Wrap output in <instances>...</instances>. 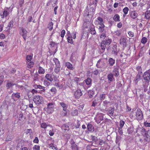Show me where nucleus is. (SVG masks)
Masks as SVG:
<instances>
[{
	"label": "nucleus",
	"instance_id": "f257e3e1",
	"mask_svg": "<svg viewBox=\"0 0 150 150\" xmlns=\"http://www.w3.org/2000/svg\"><path fill=\"white\" fill-rule=\"evenodd\" d=\"M142 77L144 79L142 85L144 88H146L149 86L150 81V69L144 72Z\"/></svg>",
	"mask_w": 150,
	"mask_h": 150
},
{
	"label": "nucleus",
	"instance_id": "f03ea898",
	"mask_svg": "<svg viewBox=\"0 0 150 150\" xmlns=\"http://www.w3.org/2000/svg\"><path fill=\"white\" fill-rule=\"evenodd\" d=\"M95 24L98 26V31L100 33H102L104 30L105 25L103 23V18L98 17L96 20Z\"/></svg>",
	"mask_w": 150,
	"mask_h": 150
},
{
	"label": "nucleus",
	"instance_id": "7ed1b4c3",
	"mask_svg": "<svg viewBox=\"0 0 150 150\" xmlns=\"http://www.w3.org/2000/svg\"><path fill=\"white\" fill-rule=\"evenodd\" d=\"M140 133L144 138L145 143L147 144L150 141V131H146L144 128H142L140 130Z\"/></svg>",
	"mask_w": 150,
	"mask_h": 150
},
{
	"label": "nucleus",
	"instance_id": "20e7f679",
	"mask_svg": "<svg viewBox=\"0 0 150 150\" xmlns=\"http://www.w3.org/2000/svg\"><path fill=\"white\" fill-rule=\"evenodd\" d=\"M33 100L34 103L37 105L42 104L43 102V98L40 95H37L34 96L33 99Z\"/></svg>",
	"mask_w": 150,
	"mask_h": 150
},
{
	"label": "nucleus",
	"instance_id": "39448f33",
	"mask_svg": "<svg viewBox=\"0 0 150 150\" xmlns=\"http://www.w3.org/2000/svg\"><path fill=\"white\" fill-rule=\"evenodd\" d=\"M54 103H50L47 104V107L44 108V110L48 114L52 113L54 111Z\"/></svg>",
	"mask_w": 150,
	"mask_h": 150
},
{
	"label": "nucleus",
	"instance_id": "423d86ee",
	"mask_svg": "<svg viewBox=\"0 0 150 150\" xmlns=\"http://www.w3.org/2000/svg\"><path fill=\"white\" fill-rule=\"evenodd\" d=\"M136 119L138 120H142L144 118L142 111L139 108L138 109L136 112Z\"/></svg>",
	"mask_w": 150,
	"mask_h": 150
},
{
	"label": "nucleus",
	"instance_id": "0eeeda50",
	"mask_svg": "<svg viewBox=\"0 0 150 150\" xmlns=\"http://www.w3.org/2000/svg\"><path fill=\"white\" fill-rule=\"evenodd\" d=\"M93 10H85L84 11L83 15L85 18L86 17L87 18V17L90 18V19L92 17L93 14Z\"/></svg>",
	"mask_w": 150,
	"mask_h": 150
},
{
	"label": "nucleus",
	"instance_id": "6e6552de",
	"mask_svg": "<svg viewBox=\"0 0 150 150\" xmlns=\"http://www.w3.org/2000/svg\"><path fill=\"white\" fill-rule=\"evenodd\" d=\"M97 144L98 145H100L102 147H103L105 149L108 148V145L106 142H103V140H101L97 141Z\"/></svg>",
	"mask_w": 150,
	"mask_h": 150
},
{
	"label": "nucleus",
	"instance_id": "1a4fd4ad",
	"mask_svg": "<svg viewBox=\"0 0 150 150\" xmlns=\"http://www.w3.org/2000/svg\"><path fill=\"white\" fill-rule=\"evenodd\" d=\"M21 32L20 33L21 34L24 40L26 41L28 33L27 31L25 29H23V28H21Z\"/></svg>",
	"mask_w": 150,
	"mask_h": 150
},
{
	"label": "nucleus",
	"instance_id": "9d476101",
	"mask_svg": "<svg viewBox=\"0 0 150 150\" xmlns=\"http://www.w3.org/2000/svg\"><path fill=\"white\" fill-rule=\"evenodd\" d=\"M82 95V93L80 89H77L74 93V96L76 99H79Z\"/></svg>",
	"mask_w": 150,
	"mask_h": 150
},
{
	"label": "nucleus",
	"instance_id": "9b49d317",
	"mask_svg": "<svg viewBox=\"0 0 150 150\" xmlns=\"http://www.w3.org/2000/svg\"><path fill=\"white\" fill-rule=\"evenodd\" d=\"M103 115L102 113L98 115L95 118L96 122L97 123H100L101 121L103 120Z\"/></svg>",
	"mask_w": 150,
	"mask_h": 150
},
{
	"label": "nucleus",
	"instance_id": "f8f14e48",
	"mask_svg": "<svg viewBox=\"0 0 150 150\" xmlns=\"http://www.w3.org/2000/svg\"><path fill=\"white\" fill-rule=\"evenodd\" d=\"M33 86L35 89H39L41 90V91L42 92H45V87L40 85L35 84L33 85Z\"/></svg>",
	"mask_w": 150,
	"mask_h": 150
},
{
	"label": "nucleus",
	"instance_id": "ddd939ff",
	"mask_svg": "<svg viewBox=\"0 0 150 150\" xmlns=\"http://www.w3.org/2000/svg\"><path fill=\"white\" fill-rule=\"evenodd\" d=\"M53 74V73L52 74H46L45 76V79L48 80L49 81L52 82L53 80L52 77Z\"/></svg>",
	"mask_w": 150,
	"mask_h": 150
},
{
	"label": "nucleus",
	"instance_id": "4468645a",
	"mask_svg": "<svg viewBox=\"0 0 150 150\" xmlns=\"http://www.w3.org/2000/svg\"><path fill=\"white\" fill-rule=\"evenodd\" d=\"M112 42V40L110 39L107 38L105 40H103L102 42L106 46L109 45Z\"/></svg>",
	"mask_w": 150,
	"mask_h": 150
},
{
	"label": "nucleus",
	"instance_id": "2eb2a0df",
	"mask_svg": "<svg viewBox=\"0 0 150 150\" xmlns=\"http://www.w3.org/2000/svg\"><path fill=\"white\" fill-rule=\"evenodd\" d=\"M126 38H121L120 40V44L123 47H125L126 45Z\"/></svg>",
	"mask_w": 150,
	"mask_h": 150
},
{
	"label": "nucleus",
	"instance_id": "dca6fc26",
	"mask_svg": "<svg viewBox=\"0 0 150 150\" xmlns=\"http://www.w3.org/2000/svg\"><path fill=\"white\" fill-rule=\"evenodd\" d=\"M84 81L88 87H90L91 86L92 80L90 78H88Z\"/></svg>",
	"mask_w": 150,
	"mask_h": 150
},
{
	"label": "nucleus",
	"instance_id": "f3484780",
	"mask_svg": "<svg viewBox=\"0 0 150 150\" xmlns=\"http://www.w3.org/2000/svg\"><path fill=\"white\" fill-rule=\"evenodd\" d=\"M62 129L64 132H67L69 130V127L67 124H63L62 126Z\"/></svg>",
	"mask_w": 150,
	"mask_h": 150
},
{
	"label": "nucleus",
	"instance_id": "a211bd4d",
	"mask_svg": "<svg viewBox=\"0 0 150 150\" xmlns=\"http://www.w3.org/2000/svg\"><path fill=\"white\" fill-rule=\"evenodd\" d=\"M65 66L69 69L73 70L74 68L72 64L69 62H66L65 64Z\"/></svg>",
	"mask_w": 150,
	"mask_h": 150
},
{
	"label": "nucleus",
	"instance_id": "6ab92c4d",
	"mask_svg": "<svg viewBox=\"0 0 150 150\" xmlns=\"http://www.w3.org/2000/svg\"><path fill=\"white\" fill-rule=\"evenodd\" d=\"M87 129L88 130L91 132L94 131V127L91 124L88 123L87 125Z\"/></svg>",
	"mask_w": 150,
	"mask_h": 150
},
{
	"label": "nucleus",
	"instance_id": "aec40b11",
	"mask_svg": "<svg viewBox=\"0 0 150 150\" xmlns=\"http://www.w3.org/2000/svg\"><path fill=\"white\" fill-rule=\"evenodd\" d=\"M60 105L62 108L63 110H68L67 109L68 105L64 102H60Z\"/></svg>",
	"mask_w": 150,
	"mask_h": 150
},
{
	"label": "nucleus",
	"instance_id": "412c9836",
	"mask_svg": "<svg viewBox=\"0 0 150 150\" xmlns=\"http://www.w3.org/2000/svg\"><path fill=\"white\" fill-rule=\"evenodd\" d=\"M112 52L114 54L117 55V46L116 45H114L112 48Z\"/></svg>",
	"mask_w": 150,
	"mask_h": 150
},
{
	"label": "nucleus",
	"instance_id": "4be33fe9",
	"mask_svg": "<svg viewBox=\"0 0 150 150\" xmlns=\"http://www.w3.org/2000/svg\"><path fill=\"white\" fill-rule=\"evenodd\" d=\"M140 75L138 74L135 77L134 81V83L135 84H137L138 81L140 80Z\"/></svg>",
	"mask_w": 150,
	"mask_h": 150
},
{
	"label": "nucleus",
	"instance_id": "5701e85b",
	"mask_svg": "<svg viewBox=\"0 0 150 150\" xmlns=\"http://www.w3.org/2000/svg\"><path fill=\"white\" fill-rule=\"evenodd\" d=\"M137 15L135 11H132L130 12L131 17L133 19H135L137 17Z\"/></svg>",
	"mask_w": 150,
	"mask_h": 150
},
{
	"label": "nucleus",
	"instance_id": "b1692460",
	"mask_svg": "<svg viewBox=\"0 0 150 150\" xmlns=\"http://www.w3.org/2000/svg\"><path fill=\"white\" fill-rule=\"evenodd\" d=\"M108 62L109 65L110 66H112L115 64V60L112 58H110L108 59Z\"/></svg>",
	"mask_w": 150,
	"mask_h": 150
},
{
	"label": "nucleus",
	"instance_id": "393cba45",
	"mask_svg": "<svg viewBox=\"0 0 150 150\" xmlns=\"http://www.w3.org/2000/svg\"><path fill=\"white\" fill-rule=\"evenodd\" d=\"M9 14V13L6 10H4L2 13L0 14L2 18L6 17Z\"/></svg>",
	"mask_w": 150,
	"mask_h": 150
},
{
	"label": "nucleus",
	"instance_id": "a878e982",
	"mask_svg": "<svg viewBox=\"0 0 150 150\" xmlns=\"http://www.w3.org/2000/svg\"><path fill=\"white\" fill-rule=\"evenodd\" d=\"M68 110H63L60 112V115L62 117L67 116V113Z\"/></svg>",
	"mask_w": 150,
	"mask_h": 150
},
{
	"label": "nucleus",
	"instance_id": "bb28decb",
	"mask_svg": "<svg viewBox=\"0 0 150 150\" xmlns=\"http://www.w3.org/2000/svg\"><path fill=\"white\" fill-rule=\"evenodd\" d=\"M26 63L27 64V67L29 69H31L32 68L34 65V62L33 61L27 62Z\"/></svg>",
	"mask_w": 150,
	"mask_h": 150
},
{
	"label": "nucleus",
	"instance_id": "cd10ccee",
	"mask_svg": "<svg viewBox=\"0 0 150 150\" xmlns=\"http://www.w3.org/2000/svg\"><path fill=\"white\" fill-rule=\"evenodd\" d=\"M12 96L13 97L18 99L20 98L21 96L20 93L18 92L15 93H13L12 94Z\"/></svg>",
	"mask_w": 150,
	"mask_h": 150
},
{
	"label": "nucleus",
	"instance_id": "c85d7f7f",
	"mask_svg": "<svg viewBox=\"0 0 150 150\" xmlns=\"http://www.w3.org/2000/svg\"><path fill=\"white\" fill-rule=\"evenodd\" d=\"M145 18L147 19L150 18V10H147L145 12Z\"/></svg>",
	"mask_w": 150,
	"mask_h": 150
},
{
	"label": "nucleus",
	"instance_id": "c756f323",
	"mask_svg": "<svg viewBox=\"0 0 150 150\" xmlns=\"http://www.w3.org/2000/svg\"><path fill=\"white\" fill-rule=\"evenodd\" d=\"M107 78L108 81H112L114 79L113 74L112 73H110L108 75Z\"/></svg>",
	"mask_w": 150,
	"mask_h": 150
},
{
	"label": "nucleus",
	"instance_id": "7c9ffc66",
	"mask_svg": "<svg viewBox=\"0 0 150 150\" xmlns=\"http://www.w3.org/2000/svg\"><path fill=\"white\" fill-rule=\"evenodd\" d=\"M38 72L39 74H44L45 71L43 68L40 66L39 67Z\"/></svg>",
	"mask_w": 150,
	"mask_h": 150
},
{
	"label": "nucleus",
	"instance_id": "2f4dec72",
	"mask_svg": "<svg viewBox=\"0 0 150 150\" xmlns=\"http://www.w3.org/2000/svg\"><path fill=\"white\" fill-rule=\"evenodd\" d=\"M113 72L115 76H118L119 75L118 69L117 68H115L113 70Z\"/></svg>",
	"mask_w": 150,
	"mask_h": 150
},
{
	"label": "nucleus",
	"instance_id": "473e14b6",
	"mask_svg": "<svg viewBox=\"0 0 150 150\" xmlns=\"http://www.w3.org/2000/svg\"><path fill=\"white\" fill-rule=\"evenodd\" d=\"M16 85V84L12 83L11 82H8L6 83V87L8 89L10 88L12 86H13Z\"/></svg>",
	"mask_w": 150,
	"mask_h": 150
},
{
	"label": "nucleus",
	"instance_id": "72a5a7b5",
	"mask_svg": "<svg viewBox=\"0 0 150 150\" xmlns=\"http://www.w3.org/2000/svg\"><path fill=\"white\" fill-rule=\"evenodd\" d=\"M90 32L93 35H95L96 32L95 30V28L94 27H90L89 28Z\"/></svg>",
	"mask_w": 150,
	"mask_h": 150
},
{
	"label": "nucleus",
	"instance_id": "f704fd0d",
	"mask_svg": "<svg viewBox=\"0 0 150 150\" xmlns=\"http://www.w3.org/2000/svg\"><path fill=\"white\" fill-rule=\"evenodd\" d=\"M60 65L56 66V67L54 69V71L56 73L58 74L60 70Z\"/></svg>",
	"mask_w": 150,
	"mask_h": 150
},
{
	"label": "nucleus",
	"instance_id": "c9c22d12",
	"mask_svg": "<svg viewBox=\"0 0 150 150\" xmlns=\"http://www.w3.org/2000/svg\"><path fill=\"white\" fill-rule=\"evenodd\" d=\"M32 57H33L31 55H27L26 57V63H27V62H29L31 61Z\"/></svg>",
	"mask_w": 150,
	"mask_h": 150
},
{
	"label": "nucleus",
	"instance_id": "e433bc0d",
	"mask_svg": "<svg viewBox=\"0 0 150 150\" xmlns=\"http://www.w3.org/2000/svg\"><path fill=\"white\" fill-rule=\"evenodd\" d=\"M50 82L48 80L45 79L43 81V84L45 86H48L50 84Z\"/></svg>",
	"mask_w": 150,
	"mask_h": 150
},
{
	"label": "nucleus",
	"instance_id": "4c0bfd02",
	"mask_svg": "<svg viewBox=\"0 0 150 150\" xmlns=\"http://www.w3.org/2000/svg\"><path fill=\"white\" fill-rule=\"evenodd\" d=\"M113 18L114 20L116 22L119 21H120V16L117 14H115Z\"/></svg>",
	"mask_w": 150,
	"mask_h": 150
},
{
	"label": "nucleus",
	"instance_id": "58836bf2",
	"mask_svg": "<svg viewBox=\"0 0 150 150\" xmlns=\"http://www.w3.org/2000/svg\"><path fill=\"white\" fill-rule=\"evenodd\" d=\"M72 150H78V148L77 145L74 143H72L71 146Z\"/></svg>",
	"mask_w": 150,
	"mask_h": 150
},
{
	"label": "nucleus",
	"instance_id": "ea45409f",
	"mask_svg": "<svg viewBox=\"0 0 150 150\" xmlns=\"http://www.w3.org/2000/svg\"><path fill=\"white\" fill-rule=\"evenodd\" d=\"M50 91L52 93L53 95H55L57 93V90L55 87H53L50 89Z\"/></svg>",
	"mask_w": 150,
	"mask_h": 150
},
{
	"label": "nucleus",
	"instance_id": "a19ab883",
	"mask_svg": "<svg viewBox=\"0 0 150 150\" xmlns=\"http://www.w3.org/2000/svg\"><path fill=\"white\" fill-rule=\"evenodd\" d=\"M49 148L53 149L54 148L56 150H57L58 148L57 147H55L54 144L53 143H51L49 145Z\"/></svg>",
	"mask_w": 150,
	"mask_h": 150
},
{
	"label": "nucleus",
	"instance_id": "79ce46f5",
	"mask_svg": "<svg viewBox=\"0 0 150 150\" xmlns=\"http://www.w3.org/2000/svg\"><path fill=\"white\" fill-rule=\"evenodd\" d=\"M91 147H92L91 145H88L86 147V150H98V148L92 149Z\"/></svg>",
	"mask_w": 150,
	"mask_h": 150
},
{
	"label": "nucleus",
	"instance_id": "37998d69",
	"mask_svg": "<svg viewBox=\"0 0 150 150\" xmlns=\"http://www.w3.org/2000/svg\"><path fill=\"white\" fill-rule=\"evenodd\" d=\"M67 40L68 42L71 44H73L74 42L72 40V38L71 36H68L67 38Z\"/></svg>",
	"mask_w": 150,
	"mask_h": 150
},
{
	"label": "nucleus",
	"instance_id": "c03bdc74",
	"mask_svg": "<svg viewBox=\"0 0 150 150\" xmlns=\"http://www.w3.org/2000/svg\"><path fill=\"white\" fill-rule=\"evenodd\" d=\"M114 108H112V107H110L109 108L108 110V112L110 114L112 115L114 112Z\"/></svg>",
	"mask_w": 150,
	"mask_h": 150
},
{
	"label": "nucleus",
	"instance_id": "a18cd8bd",
	"mask_svg": "<svg viewBox=\"0 0 150 150\" xmlns=\"http://www.w3.org/2000/svg\"><path fill=\"white\" fill-rule=\"evenodd\" d=\"M53 25V23L52 22H51L49 23L48 25V28L50 30H51L52 29Z\"/></svg>",
	"mask_w": 150,
	"mask_h": 150
},
{
	"label": "nucleus",
	"instance_id": "49530a36",
	"mask_svg": "<svg viewBox=\"0 0 150 150\" xmlns=\"http://www.w3.org/2000/svg\"><path fill=\"white\" fill-rule=\"evenodd\" d=\"M78 114V110L75 109L74 110L71 112V115L73 116L77 115Z\"/></svg>",
	"mask_w": 150,
	"mask_h": 150
},
{
	"label": "nucleus",
	"instance_id": "de8ad7c7",
	"mask_svg": "<svg viewBox=\"0 0 150 150\" xmlns=\"http://www.w3.org/2000/svg\"><path fill=\"white\" fill-rule=\"evenodd\" d=\"M53 61L54 62L56 66L58 65H60V62L58 59L56 58H54L53 59Z\"/></svg>",
	"mask_w": 150,
	"mask_h": 150
},
{
	"label": "nucleus",
	"instance_id": "09e8293b",
	"mask_svg": "<svg viewBox=\"0 0 150 150\" xmlns=\"http://www.w3.org/2000/svg\"><path fill=\"white\" fill-rule=\"evenodd\" d=\"M88 95L90 98H91L94 94L93 91L91 90H90L88 91Z\"/></svg>",
	"mask_w": 150,
	"mask_h": 150
},
{
	"label": "nucleus",
	"instance_id": "8fccbe9b",
	"mask_svg": "<svg viewBox=\"0 0 150 150\" xmlns=\"http://www.w3.org/2000/svg\"><path fill=\"white\" fill-rule=\"evenodd\" d=\"M136 69L139 73H142V67L141 66H139L137 67Z\"/></svg>",
	"mask_w": 150,
	"mask_h": 150
},
{
	"label": "nucleus",
	"instance_id": "3c124183",
	"mask_svg": "<svg viewBox=\"0 0 150 150\" xmlns=\"http://www.w3.org/2000/svg\"><path fill=\"white\" fill-rule=\"evenodd\" d=\"M147 39L146 37H143L141 40V42L143 44H145L147 42Z\"/></svg>",
	"mask_w": 150,
	"mask_h": 150
},
{
	"label": "nucleus",
	"instance_id": "603ef678",
	"mask_svg": "<svg viewBox=\"0 0 150 150\" xmlns=\"http://www.w3.org/2000/svg\"><path fill=\"white\" fill-rule=\"evenodd\" d=\"M40 127L41 128L45 129L47 127V125L45 123H42L40 124Z\"/></svg>",
	"mask_w": 150,
	"mask_h": 150
},
{
	"label": "nucleus",
	"instance_id": "864d4df0",
	"mask_svg": "<svg viewBox=\"0 0 150 150\" xmlns=\"http://www.w3.org/2000/svg\"><path fill=\"white\" fill-rule=\"evenodd\" d=\"M4 76L1 75H0V86H1L4 81Z\"/></svg>",
	"mask_w": 150,
	"mask_h": 150
},
{
	"label": "nucleus",
	"instance_id": "5fc2aeb1",
	"mask_svg": "<svg viewBox=\"0 0 150 150\" xmlns=\"http://www.w3.org/2000/svg\"><path fill=\"white\" fill-rule=\"evenodd\" d=\"M23 144H22V142H18L17 144V149H18L19 148H21L23 147Z\"/></svg>",
	"mask_w": 150,
	"mask_h": 150
},
{
	"label": "nucleus",
	"instance_id": "6e6d98bb",
	"mask_svg": "<svg viewBox=\"0 0 150 150\" xmlns=\"http://www.w3.org/2000/svg\"><path fill=\"white\" fill-rule=\"evenodd\" d=\"M125 124V122L123 120H120V127H123L124 124Z\"/></svg>",
	"mask_w": 150,
	"mask_h": 150
},
{
	"label": "nucleus",
	"instance_id": "4d7b16f0",
	"mask_svg": "<svg viewBox=\"0 0 150 150\" xmlns=\"http://www.w3.org/2000/svg\"><path fill=\"white\" fill-rule=\"evenodd\" d=\"M105 98V94H102L100 96V99L101 100H103Z\"/></svg>",
	"mask_w": 150,
	"mask_h": 150
},
{
	"label": "nucleus",
	"instance_id": "13d9d810",
	"mask_svg": "<svg viewBox=\"0 0 150 150\" xmlns=\"http://www.w3.org/2000/svg\"><path fill=\"white\" fill-rule=\"evenodd\" d=\"M76 32H73L72 33L71 37L73 39H75L76 37Z\"/></svg>",
	"mask_w": 150,
	"mask_h": 150
},
{
	"label": "nucleus",
	"instance_id": "bf43d9fd",
	"mask_svg": "<svg viewBox=\"0 0 150 150\" xmlns=\"http://www.w3.org/2000/svg\"><path fill=\"white\" fill-rule=\"evenodd\" d=\"M25 133L26 134H28L29 133H30V132H32V130L31 129H27L25 130Z\"/></svg>",
	"mask_w": 150,
	"mask_h": 150
},
{
	"label": "nucleus",
	"instance_id": "052dcab7",
	"mask_svg": "<svg viewBox=\"0 0 150 150\" xmlns=\"http://www.w3.org/2000/svg\"><path fill=\"white\" fill-rule=\"evenodd\" d=\"M118 132L120 135H122L123 134L122 127H119L118 128Z\"/></svg>",
	"mask_w": 150,
	"mask_h": 150
},
{
	"label": "nucleus",
	"instance_id": "680f3d73",
	"mask_svg": "<svg viewBox=\"0 0 150 150\" xmlns=\"http://www.w3.org/2000/svg\"><path fill=\"white\" fill-rule=\"evenodd\" d=\"M100 47H101V49L102 50H104L105 49L106 47L104 44V43H103L102 42H101V44H100Z\"/></svg>",
	"mask_w": 150,
	"mask_h": 150
},
{
	"label": "nucleus",
	"instance_id": "e2e57ef3",
	"mask_svg": "<svg viewBox=\"0 0 150 150\" xmlns=\"http://www.w3.org/2000/svg\"><path fill=\"white\" fill-rule=\"evenodd\" d=\"M54 81H55V83L54 84V85L56 87H59L60 86L59 85V81L58 80H57V79L56 80H54Z\"/></svg>",
	"mask_w": 150,
	"mask_h": 150
},
{
	"label": "nucleus",
	"instance_id": "0e129e2a",
	"mask_svg": "<svg viewBox=\"0 0 150 150\" xmlns=\"http://www.w3.org/2000/svg\"><path fill=\"white\" fill-rule=\"evenodd\" d=\"M65 34V31L64 30H62L61 32V34L60 36L61 37L63 38L64 37V36Z\"/></svg>",
	"mask_w": 150,
	"mask_h": 150
},
{
	"label": "nucleus",
	"instance_id": "69168bd1",
	"mask_svg": "<svg viewBox=\"0 0 150 150\" xmlns=\"http://www.w3.org/2000/svg\"><path fill=\"white\" fill-rule=\"evenodd\" d=\"M106 37V34L104 33H102L100 36V38L103 39H105Z\"/></svg>",
	"mask_w": 150,
	"mask_h": 150
},
{
	"label": "nucleus",
	"instance_id": "338daca9",
	"mask_svg": "<svg viewBox=\"0 0 150 150\" xmlns=\"http://www.w3.org/2000/svg\"><path fill=\"white\" fill-rule=\"evenodd\" d=\"M144 125L146 127H150V123L148 122L147 121H146L144 123Z\"/></svg>",
	"mask_w": 150,
	"mask_h": 150
},
{
	"label": "nucleus",
	"instance_id": "774afa93",
	"mask_svg": "<svg viewBox=\"0 0 150 150\" xmlns=\"http://www.w3.org/2000/svg\"><path fill=\"white\" fill-rule=\"evenodd\" d=\"M34 150H40V146L39 145H35L33 147Z\"/></svg>",
	"mask_w": 150,
	"mask_h": 150
}]
</instances>
